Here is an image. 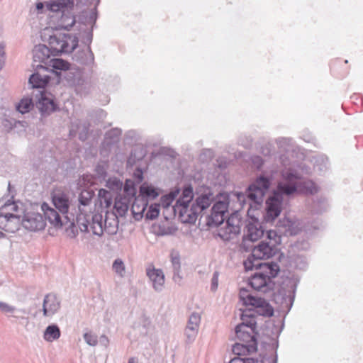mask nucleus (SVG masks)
<instances>
[{
	"instance_id": "f257e3e1",
	"label": "nucleus",
	"mask_w": 363,
	"mask_h": 363,
	"mask_svg": "<svg viewBox=\"0 0 363 363\" xmlns=\"http://www.w3.org/2000/svg\"><path fill=\"white\" fill-rule=\"evenodd\" d=\"M251 255L244 262V267L247 271L254 269L259 272L251 275L249 279V284L258 292L264 294L274 290L275 284L273 279L275 278L279 271L280 267L277 262H262V259H267L277 255V259L281 260L284 254L280 252L277 241H261L257 245L250 247Z\"/></svg>"
},
{
	"instance_id": "f03ea898",
	"label": "nucleus",
	"mask_w": 363,
	"mask_h": 363,
	"mask_svg": "<svg viewBox=\"0 0 363 363\" xmlns=\"http://www.w3.org/2000/svg\"><path fill=\"white\" fill-rule=\"evenodd\" d=\"M240 298L245 306H252V308L245 310L240 314L242 322L235 328L236 337L241 342L251 345L252 350H257L255 313L270 318L274 315V308L265 298L253 295L245 289L240 290Z\"/></svg>"
},
{
	"instance_id": "7ed1b4c3",
	"label": "nucleus",
	"mask_w": 363,
	"mask_h": 363,
	"mask_svg": "<svg viewBox=\"0 0 363 363\" xmlns=\"http://www.w3.org/2000/svg\"><path fill=\"white\" fill-rule=\"evenodd\" d=\"M45 70L50 71L57 76L64 71V79L69 86L74 88L76 94L81 96L89 94L94 88L91 77L84 76V69L80 67H70L69 63L60 58H52Z\"/></svg>"
},
{
	"instance_id": "20e7f679",
	"label": "nucleus",
	"mask_w": 363,
	"mask_h": 363,
	"mask_svg": "<svg viewBox=\"0 0 363 363\" xmlns=\"http://www.w3.org/2000/svg\"><path fill=\"white\" fill-rule=\"evenodd\" d=\"M281 174L282 181L278 183L277 189L272 194H277L282 201L284 195L291 196L296 193L299 186H303L306 193L314 194L318 191V186L314 182L311 181L299 182L301 176L296 170H281Z\"/></svg>"
},
{
	"instance_id": "39448f33",
	"label": "nucleus",
	"mask_w": 363,
	"mask_h": 363,
	"mask_svg": "<svg viewBox=\"0 0 363 363\" xmlns=\"http://www.w3.org/2000/svg\"><path fill=\"white\" fill-rule=\"evenodd\" d=\"M277 172V167L263 171L247 189V198L255 204H261Z\"/></svg>"
},
{
	"instance_id": "423d86ee",
	"label": "nucleus",
	"mask_w": 363,
	"mask_h": 363,
	"mask_svg": "<svg viewBox=\"0 0 363 363\" xmlns=\"http://www.w3.org/2000/svg\"><path fill=\"white\" fill-rule=\"evenodd\" d=\"M78 37L70 33H56L48 38L49 48L53 56L71 53L78 46Z\"/></svg>"
},
{
	"instance_id": "0eeeda50",
	"label": "nucleus",
	"mask_w": 363,
	"mask_h": 363,
	"mask_svg": "<svg viewBox=\"0 0 363 363\" xmlns=\"http://www.w3.org/2000/svg\"><path fill=\"white\" fill-rule=\"evenodd\" d=\"M77 223L82 232H89L91 230L94 235L99 237L104 232V220L101 213L79 214L77 217Z\"/></svg>"
},
{
	"instance_id": "6e6552de",
	"label": "nucleus",
	"mask_w": 363,
	"mask_h": 363,
	"mask_svg": "<svg viewBox=\"0 0 363 363\" xmlns=\"http://www.w3.org/2000/svg\"><path fill=\"white\" fill-rule=\"evenodd\" d=\"M228 199L216 201L211 208V213L205 217L206 225L210 228H213L223 224L228 217Z\"/></svg>"
},
{
	"instance_id": "1a4fd4ad",
	"label": "nucleus",
	"mask_w": 363,
	"mask_h": 363,
	"mask_svg": "<svg viewBox=\"0 0 363 363\" xmlns=\"http://www.w3.org/2000/svg\"><path fill=\"white\" fill-rule=\"evenodd\" d=\"M35 101L42 117L48 116L57 110V106L53 96L43 91L37 90Z\"/></svg>"
},
{
	"instance_id": "9d476101",
	"label": "nucleus",
	"mask_w": 363,
	"mask_h": 363,
	"mask_svg": "<svg viewBox=\"0 0 363 363\" xmlns=\"http://www.w3.org/2000/svg\"><path fill=\"white\" fill-rule=\"evenodd\" d=\"M296 286L292 285L290 289L281 287L274 293L273 301L279 307L281 312L288 313L294 303Z\"/></svg>"
},
{
	"instance_id": "9b49d317",
	"label": "nucleus",
	"mask_w": 363,
	"mask_h": 363,
	"mask_svg": "<svg viewBox=\"0 0 363 363\" xmlns=\"http://www.w3.org/2000/svg\"><path fill=\"white\" fill-rule=\"evenodd\" d=\"M172 208L174 216L178 215L181 222L184 223H194L200 215L193 203L191 206L189 204L174 205Z\"/></svg>"
},
{
	"instance_id": "f8f14e48",
	"label": "nucleus",
	"mask_w": 363,
	"mask_h": 363,
	"mask_svg": "<svg viewBox=\"0 0 363 363\" xmlns=\"http://www.w3.org/2000/svg\"><path fill=\"white\" fill-rule=\"evenodd\" d=\"M50 55H52V50L49 46L43 44L35 45L33 50V68L45 70L50 60Z\"/></svg>"
},
{
	"instance_id": "ddd939ff",
	"label": "nucleus",
	"mask_w": 363,
	"mask_h": 363,
	"mask_svg": "<svg viewBox=\"0 0 363 363\" xmlns=\"http://www.w3.org/2000/svg\"><path fill=\"white\" fill-rule=\"evenodd\" d=\"M283 201L277 194H272L266 201V209L264 219L266 223H273L280 215Z\"/></svg>"
},
{
	"instance_id": "4468645a",
	"label": "nucleus",
	"mask_w": 363,
	"mask_h": 363,
	"mask_svg": "<svg viewBox=\"0 0 363 363\" xmlns=\"http://www.w3.org/2000/svg\"><path fill=\"white\" fill-rule=\"evenodd\" d=\"M122 130L114 128L105 133L104 138L100 146V154L104 157H108L111 149L116 145L121 139Z\"/></svg>"
},
{
	"instance_id": "2eb2a0df",
	"label": "nucleus",
	"mask_w": 363,
	"mask_h": 363,
	"mask_svg": "<svg viewBox=\"0 0 363 363\" xmlns=\"http://www.w3.org/2000/svg\"><path fill=\"white\" fill-rule=\"evenodd\" d=\"M263 235L264 230L259 223H248L245 227L241 244L242 248L246 251L250 250V247L252 246L250 243L257 241Z\"/></svg>"
},
{
	"instance_id": "dca6fc26",
	"label": "nucleus",
	"mask_w": 363,
	"mask_h": 363,
	"mask_svg": "<svg viewBox=\"0 0 363 363\" xmlns=\"http://www.w3.org/2000/svg\"><path fill=\"white\" fill-rule=\"evenodd\" d=\"M276 228L284 236L296 235L301 230V223L298 220H292L287 217L279 219L277 222Z\"/></svg>"
},
{
	"instance_id": "f3484780",
	"label": "nucleus",
	"mask_w": 363,
	"mask_h": 363,
	"mask_svg": "<svg viewBox=\"0 0 363 363\" xmlns=\"http://www.w3.org/2000/svg\"><path fill=\"white\" fill-rule=\"evenodd\" d=\"M72 58L76 63L86 67L89 69H93L96 65L94 55L90 46H87L83 49H79L74 52Z\"/></svg>"
},
{
	"instance_id": "a211bd4d",
	"label": "nucleus",
	"mask_w": 363,
	"mask_h": 363,
	"mask_svg": "<svg viewBox=\"0 0 363 363\" xmlns=\"http://www.w3.org/2000/svg\"><path fill=\"white\" fill-rule=\"evenodd\" d=\"M23 226L30 231L43 230L45 227V221L43 216L38 213H27L21 220Z\"/></svg>"
},
{
	"instance_id": "6ab92c4d",
	"label": "nucleus",
	"mask_w": 363,
	"mask_h": 363,
	"mask_svg": "<svg viewBox=\"0 0 363 363\" xmlns=\"http://www.w3.org/2000/svg\"><path fill=\"white\" fill-rule=\"evenodd\" d=\"M240 232V220L237 214H233L228 217L225 227L221 228L218 232V236L223 240H228L231 235H236Z\"/></svg>"
},
{
	"instance_id": "aec40b11",
	"label": "nucleus",
	"mask_w": 363,
	"mask_h": 363,
	"mask_svg": "<svg viewBox=\"0 0 363 363\" xmlns=\"http://www.w3.org/2000/svg\"><path fill=\"white\" fill-rule=\"evenodd\" d=\"M52 201L55 208L67 219L66 214L68 213L69 208L68 195L62 191L58 190L54 191L52 194Z\"/></svg>"
},
{
	"instance_id": "412c9836",
	"label": "nucleus",
	"mask_w": 363,
	"mask_h": 363,
	"mask_svg": "<svg viewBox=\"0 0 363 363\" xmlns=\"http://www.w3.org/2000/svg\"><path fill=\"white\" fill-rule=\"evenodd\" d=\"M201 316L198 313H192L189 317L184 334L189 342H192L197 336Z\"/></svg>"
},
{
	"instance_id": "4be33fe9",
	"label": "nucleus",
	"mask_w": 363,
	"mask_h": 363,
	"mask_svg": "<svg viewBox=\"0 0 363 363\" xmlns=\"http://www.w3.org/2000/svg\"><path fill=\"white\" fill-rule=\"evenodd\" d=\"M60 308V301L54 294H47L43 299V313L45 317H51L55 314Z\"/></svg>"
},
{
	"instance_id": "5701e85b",
	"label": "nucleus",
	"mask_w": 363,
	"mask_h": 363,
	"mask_svg": "<svg viewBox=\"0 0 363 363\" xmlns=\"http://www.w3.org/2000/svg\"><path fill=\"white\" fill-rule=\"evenodd\" d=\"M146 274L152 283L153 289L160 292L164 284V274L162 269H156L154 266H149L146 269Z\"/></svg>"
},
{
	"instance_id": "b1692460",
	"label": "nucleus",
	"mask_w": 363,
	"mask_h": 363,
	"mask_svg": "<svg viewBox=\"0 0 363 363\" xmlns=\"http://www.w3.org/2000/svg\"><path fill=\"white\" fill-rule=\"evenodd\" d=\"M41 209L45 220H47L52 226L56 228L62 227L64 223L62 220L59 212L54 208L50 207L48 203H43L41 206Z\"/></svg>"
},
{
	"instance_id": "393cba45",
	"label": "nucleus",
	"mask_w": 363,
	"mask_h": 363,
	"mask_svg": "<svg viewBox=\"0 0 363 363\" xmlns=\"http://www.w3.org/2000/svg\"><path fill=\"white\" fill-rule=\"evenodd\" d=\"M74 3L73 1V4L62 7L60 10L53 11L54 12L62 11L61 16L58 20V26L65 30H69L76 22L73 13L68 9L74 6Z\"/></svg>"
},
{
	"instance_id": "a878e982",
	"label": "nucleus",
	"mask_w": 363,
	"mask_h": 363,
	"mask_svg": "<svg viewBox=\"0 0 363 363\" xmlns=\"http://www.w3.org/2000/svg\"><path fill=\"white\" fill-rule=\"evenodd\" d=\"M131 212L136 220H140L144 217V213L148 206V201L144 200L139 195L132 201Z\"/></svg>"
},
{
	"instance_id": "bb28decb",
	"label": "nucleus",
	"mask_w": 363,
	"mask_h": 363,
	"mask_svg": "<svg viewBox=\"0 0 363 363\" xmlns=\"http://www.w3.org/2000/svg\"><path fill=\"white\" fill-rule=\"evenodd\" d=\"M130 201L127 198H123L121 196H117L114 202V212L111 214L112 217L125 216L127 213L130 204Z\"/></svg>"
},
{
	"instance_id": "cd10ccee",
	"label": "nucleus",
	"mask_w": 363,
	"mask_h": 363,
	"mask_svg": "<svg viewBox=\"0 0 363 363\" xmlns=\"http://www.w3.org/2000/svg\"><path fill=\"white\" fill-rule=\"evenodd\" d=\"M213 199L214 197L213 193L209 191L199 195L193 202V204L201 214L204 210L210 206L211 203L213 201Z\"/></svg>"
},
{
	"instance_id": "c85d7f7f",
	"label": "nucleus",
	"mask_w": 363,
	"mask_h": 363,
	"mask_svg": "<svg viewBox=\"0 0 363 363\" xmlns=\"http://www.w3.org/2000/svg\"><path fill=\"white\" fill-rule=\"evenodd\" d=\"M144 200H154L160 195V189L147 182L142 184L139 188V194Z\"/></svg>"
},
{
	"instance_id": "c756f323",
	"label": "nucleus",
	"mask_w": 363,
	"mask_h": 363,
	"mask_svg": "<svg viewBox=\"0 0 363 363\" xmlns=\"http://www.w3.org/2000/svg\"><path fill=\"white\" fill-rule=\"evenodd\" d=\"M41 69H35V72L32 74L29 78V84L33 88H44L49 83L50 77L48 75H42L40 73Z\"/></svg>"
},
{
	"instance_id": "7c9ffc66",
	"label": "nucleus",
	"mask_w": 363,
	"mask_h": 363,
	"mask_svg": "<svg viewBox=\"0 0 363 363\" xmlns=\"http://www.w3.org/2000/svg\"><path fill=\"white\" fill-rule=\"evenodd\" d=\"M20 216L13 213H6L0 215V228L6 232H14V230L10 226L13 222L19 223Z\"/></svg>"
},
{
	"instance_id": "2f4dec72",
	"label": "nucleus",
	"mask_w": 363,
	"mask_h": 363,
	"mask_svg": "<svg viewBox=\"0 0 363 363\" xmlns=\"http://www.w3.org/2000/svg\"><path fill=\"white\" fill-rule=\"evenodd\" d=\"M311 162L315 171L323 173L328 170L330 166L328 158L324 155H315L312 157Z\"/></svg>"
},
{
	"instance_id": "473e14b6",
	"label": "nucleus",
	"mask_w": 363,
	"mask_h": 363,
	"mask_svg": "<svg viewBox=\"0 0 363 363\" xmlns=\"http://www.w3.org/2000/svg\"><path fill=\"white\" fill-rule=\"evenodd\" d=\"M122 189H123V194L121 195V197L127 198L131 202L135 198H137V189L134 181L127 179Z\"/></svg>"
},
{
	"instance_id": "72a5a7b5",
	"label": "nucleus",
	"mask_w": 363,
	"mask_h": 363,
	"mask_svg": "<svg viewBox=\"0 0 363 363\" xmlns=\"http://www.w3.org/2000/svg\"><path fill=\"white\" fill-rule=\"evenodd\" d=\"M61 335L60 328L56 324L49 325L45 330L43 338L47 342H53L57 340Z\"/></svg>"
},
{
	"instance_id": "f704fd0d",
	"label": "nucleus",
	"mask_w": 363,
	"mask_h": 363,
	"mask_svg": "<svg viewBox=\"0 0 363 363\" xmlns=\"http://www.w3.org/2000/svg\"><path fill=\"white\" fill-rule=\"evenodd\" d=\"M35 104V96L33 97H23L16 105V110L22 113H28Z\"/></svg>"
},
{
	"instance_id": "c9c22d12",
	"label": "nucleus",
	"mask_w": 363,
	"mask_h": 363,
	"mask_svg": "<svg viewBox=\"0 0 363 363\" xmlns=\"http://www.w3.org/2000/svg\"><path fill=\"white\" fill-rule=\"evenodd\" d=\"M98 201L102 208H110L113 203L112 194L105 189H100L98 192Z\"/></svg>"
},
{
	"instance_id": "e433bc0d",
	"label": "nucleus",
	"mask_w": 363,
	"mask_h": 363,
	"mask_svg": "<svg viewBox=\"0 0 363 363\" xmlns=\"http://www.w3.org/2000/svg\"><path fill=\"white\" fill-rule=\"evenodd\" d=\"M194 199V190L191 185H188L184 187L182 191V194L179 198L177 200L174 205L179 204H189V203Z\"/></svg>"
},
{
	"instance_id": "4c0bfd02",
	"label": "nucleus",
	"mask_w": 363,
	"mask_h": 363,
	"mask_svg": "<svg viewBox=\"0 0 363 363\" xmlns=\"http://www.w3.org/2000/svg\"><path fill=\"white\" fill-rule=\"evenodd\" d=\"M29 312L25 308H17L14 307V311L9 317L15 318L19 323L27 326L29 323Z\"/></svg>"
},
{
	"instance_id": "58836bf2",
	"label": "nucleus",
	"mask_w": 363,
	"mask_h": 363,
	"mask_svg": "<svg viewBox=\"0 0 363 363\" xmlns=\"http://www.w3.org/2000/svg\"><path fill=\"white\" fill-rule=\"evenodd\" d=\"M118 217L108 218L107 213L104 220V231L106 232L108 235H114L118 230Z\"/></svg>"
},
{
	"instance_id": "ea45409f",
	"label": "nucleus",
	"mask_w": 363,
	"mask_h": 363,
	"mask_svg": "<svg viewBox=\"0 0 363 363\" xmlns=\"http://www.w3.org/2000/svg\"><path fill=\"white\" fill-rule=\"evenodd\" d=\"M179 192L180 189L177 188L171 191L169 193L162 196L160 198V206L164 208H168L170 207L174 199L179 195Z\"/></svg>"
},
{
	"instance_id": "a19ab883",
	"label": "nucleus",
	"mask_w": 363,
	"mask_h": 363,
	"mask_svg": "<svg viewBox=\"0 0 363 363\" xmlns=\"http://www.w3.org/2000/svg\"><path fill=\"white\" fill-rule=\"evenodd\" d=\"M250 345L243 342H237L233 345L232 350L234 354L240 357L242 355H246L251 352H255L256 350H252Z\"/></svg>"
},
{
	"instance_id": "79ce46f5",
	"label": "nucleus",
	"mask_w": 363,
	"mask_h": 363,
	"mask_svg": "<svg viewBox=\"0 0 363 363\" xmlns=\"http://www.w3.org/2000/svg\"><path fill=\"white\" fill-rule=\"evenodd\" d=\"M279 162L282 167H284L283 170H289L293 169L296 170L294 169L295 164L293 162L291 159L289 158L288 153L281 154L278 160H276V166H273L272 167H278V163Z\"/></svg>"
},
{
	"instance_id": "37998d69",
	"label": "nucleus",
	"mask_w": 363,
	"mask_h": 363,
	"mask_svg": "<svg viewBox=\"0 0 363 363\" xmlns=\"http://www.w3.org/2000/svg\"><path fill=\"white\" fill-rule=\"evenodd\" d=\"M106 186L111 191L118 193L122 190L123 184L118 177H112L106 181Z\"/></svg>"
},
{
	"instance_id": "c03bdc74",
	"label": "nucleus",
	"mask_w": 363,
	"mask_h": 363,
	"mask_svg": "<svg viewBox=\"0 0 363 363\" xmlns=\"http://www.w3.org/2000/svg\"><path fill=\"white\" fill-rule=\"evenodd\" d=\"M328 208V201L325 198H317L313 203V211L315 213H322Z\"/></svg>"
},
{
	"instance_id": "a18cd8bd",
	"label": "nucleus",
	"mask_w": 363,
	"mask_h": 363,
	"mask_svg": "<svg viewBox=\"0 0 363 363\" xmlns=\"http://www.w3.org/2000/svg\"><path fill=\"white\" fill-rule=\"evenodd\" d=\"M71 4H73V0H51L47 4V7L50 11H57Z\"/></svg>"
},
{
	"instance_id": "49530a36",
	"label": "nucleus",
	"mask_w": 363,
	"mask_h": 363,
	"mask_svg": "<svg viewBox=\"0 0 363 363\" xmlns=\"http://www.w3.org/2000/svg\"><path fill=\"white\" fill-rule=\"evenodd\" d=\"M160 203H152L151 204L145 213H144V217L146 220H152L156 219L160 214Z\"/></svg>"
},
{
	"instance_id": "de8ad7c7",
	"label": "nucleus",
	"mask_w": 363,
	"mask_h": 363,
	"mask_svg": "<svg viewBox=\"0 0 363 363\" xmlns=\"http://www.w3.org/2000/svg\"><path fill=\"white\" fill-rule=\"evenodd\" d=\"M112 269L121 278L124 277L125 275V266L121 258H117L113 261Z\"/></svg>"
},
{
	"instance_id": "09e8293b",
	"label": "nucleus",
	"mask_w": 363,
	"mask_h": 363,
	"mask_svg": "<svg viewBox=\"0 0 363 363\" xmlns=\"http://www.w3.org/2000/svg\"><path fill=\"white\" fill-rule=\"evenodd\" d=\"M291 264L297 269L304 270L307 267L308 262L304 256L298 255L292 258Z\"/></svg>"
},
{
	"instance_id": "8fccbe9b",
	"label": "nucleus",
	"mask_w": 363,
	"mask_h": 363,
	"mask_svg": "<svg viewBox=\"0 0 363 363\" xmlns=\"http://www.w3.org/2000/svg\"><path fill=\"white\" fill-rule=\"evenodd\" d=\"M94 193L93 191L84 190L79 196V202L80 205L84 206H88L94 196Z\"/></svg>"
},
{
	"instance_id": "3c124183",
	"label": "nucleus",
	"mask_w": 363,
	"mask_h": 363,
	"mask_svg": "<svg viewBox=\"0 0 363 363\" xmlns=\"http://www.w3.org/2000/svg\"><path fill=\"white\" fill-rule=\"evenodd\" d=\"M279 230H269L267 232V238L264 241H277V245H279L281 243V236Z\"/></svg>"
},
{
	"instance_id": "603ef678",
	"label": "nucleus",
	"mask_w": 363,
	"mask_h": 363,
	"mask_svg": "<svg viewBox=\"0 0 363 363\" xmlns=\"http://www.w3.org/2000/svg\"><path fill=\"white\" fill-rule=\"evenodd\" d=\"M260 152L264 157H268L270 158L274 157V150L273 145L269 143L264 144L260 147Z\"/></svg>"
},
{
	"instance_id": "864d4df0",
	"label": "nucleus",
	"mask_w": 363,
	"mask_h": 363,
	"mask_svg": "<svg viewBox=\"0 0 363 363\" xmlns=\"http://www.w3.org/2000/svg\"><path fill=\"white\" fill-rule=\"evenodd\" d=\"M171 262L173 270H181V263L179 255L177 252L171 253Z\"/></svg>"
},
{
	"instance_id": "5fc2aeb1",
	"label": "nucleus",
	"mask_w": 363,
	"mask_h": 363,
	"mask_svg": "<svg viewBox=\"0 0 363 363\" xmlns=\"http://www.w3.org/2000/svg\"><path fill=\"white\" fill-rule=\"evenodd\" d=\"M257 358L235 357L229 363H258Z\"/></svg>"
},
{
	"instance_id": "6e6d98bb",
	"label": "nucleus",
	"mask_w": 363,
	"mask_h": 363,
	"mask_svg": "<svg viewBox=\"0 0 363 363\" xmlns=\"http://www.w3.org/2000/svg\"><path fill=\"white\" fill-rule=\"evenodd\" d=\"M213 157L214 151L210 148L203 149L199 155L200 160L203 162L211 160Z\"/></svg>"
},
{
	"instance_id": "4d7b16f0",
	"label": "nucleus",
	"mask_w": 363,
	"mask_h": 363,
	"mask_svg": "<svg viewBox=\"0 0 363 363\" xmlns=\"http://www.w3.org/2000/svg\"><path fill=\"white\" fill-rule=\"evenodd\" d=\"M144 157L143 153L141 152L138 155L136 150L131 151L130 155L127 160L128 165H133L136 160H140Z\"/></svg>"
},
{
	"instance_id": "13d9d810",
	"label": "nucleus",
	"mask_w": 363,
	"mask_h": 363,
	"mask_svg": "<svg viewBox=\"0 0 363 363\" xmlns=\"http://www.w3.org/2000/svg\"><path fill=\"white\" fill-rule=\"evenodd\" d=\"M250 160L252 166L258 170L262 169L266 162L259 155L252 156Z\"/></svg>"
},
{
	"instance_id": "bf43d9fd",
	"label": "nucleus",
	"mask_w": 363,
	"mask_h": 363,
	"mask_svg": "<svg viewBox=\"0 0 363 363\" xmlns=\"http://www.w3.org/2000/svg\"><path fill=\"white\" fill-rule=\"evenodd\" d=\"M13 306H11L6 302L0 301V311L6 314L8 317L14 311Z\"/></svg>"
},
{
	"instance_id": "052dcab7",
	"label": "nucleus",
	"mask_w": 363,
	"mask_h": 363,
	"mask_svg": "<svg viewBox=\"0 0 363 363\" xmlns=\"http://www.w3.org/2000/svg\"><path fill=\"white\" fill-rule=\"evenodd\" d=\"M84 341L90 346H95L98 342L97 337L91 333H84Z\"/></svg>"
},
{
	"instance_id": "680f3d73",
	"label": "nucleus",
	"mask_w": 363,
	"mask_h": 363,
	"mask_svg": "<svg viewBox=\"0 0 363 363\" xmlns=\"http://www.w3.org/2000/svg\"><path fill=\"white\" fill-rule=\"evenodd\" d=\"M93 39V33L90 30L86 29L84 33L82 43L87 46H90Z\"/></svg>"
},
{
	"instance_id": "e2e57ef3",
	"label": "nucleus",
	"mask_w": 363,
	"mask_h": 363,
	"mask_svg": "<svg viewBox=\"0 0 363 363\" xmlns=\"http://www.w3.org/2000/svg\"><path fill=\"white\" fill-rule=\"evenodd\" d=\"M133 177L137 184H140L143 180V171L140 167H136L133 172Z\"/></svg>"
},
{
	"instance_id": "0e129e2a",
	"label": "nucleus",
	"mask_w": 363,
	"mask_h": 363,
	"mask_svg": "<svg viewBox=\"0 0 363 363\" xmlns=\"http://www.w3.org/2000/svg\"><path fill=\"white\" fill-rule=\"evenodd\" d=\"M67 232L68 235L72 238H74L77 236L78 234V230L74 225V223H70L69 228L67 229Z\"/></svg>"
},
{
	"instance_id": "69168bd1",
	"label": "nucleus",
	"mask_w": 363,
	"mask_h": 363,
	"mask_svg": "<svg viewBox=\"0 0 363 363\" xmlns=\"http://www.w3.org/2000/svg\"><path fill=\"white\" fill-rule=\"evenodd\" d=\"M292 140L289 138H280L277 139V143L279 147L289 146L291 143Z\"/></svg>"
},
{
	"instance_id": "338daca9",
	"label": "nucleus",
	"mask_w": 363,
	"mask_h": 363,
	"mask_svg": "<svg viewBox=\"0 0 363 363\" xmlns=\"http://www.w3.org/2000/svg\"><path fill=\"white\" fill-rule=\"evenodd\" d=\"M218 276H219V274L218 272H215L213 274V277L211 279V289L212 291H216L218 288Z\"/></svg>"
},
{
	"instance_id": "774afa93",
	"label": "nucleus",
	"mask_w": 363,
	"mask_h": 363,
	"mask_svg": "<svg viewBox=\"0 0 363 363\" xmlns=\"http://www.w3.org/2000/svg\"><path fill=\"white\" fill-rule=\"evenodd\" d=\"M180 271L181 270H173L172 279L176 283H179L182 279V277L180 274Z\"/></svg>"
}]
</instances>
